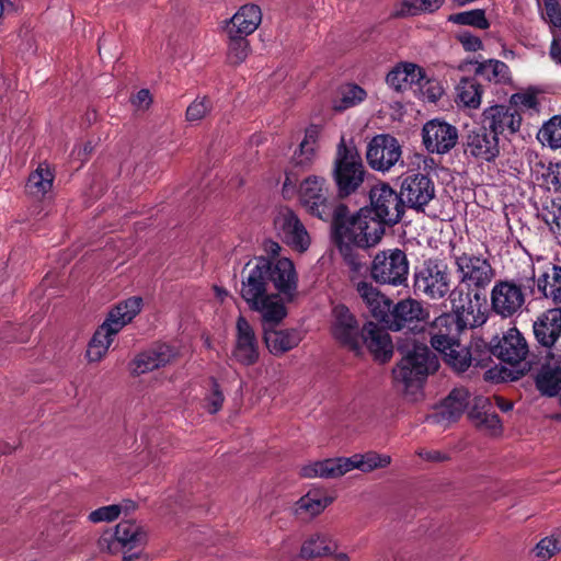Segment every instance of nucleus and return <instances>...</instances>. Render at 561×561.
<instances>
[{"label": "nucleus", "mask_w": 561, "mask_h": 561, "mask_svg": "<svg viewBox=\"0 0 561 561\" xmlns=\"http://www.w3.org/2000/svg\"><path fill=\"white\" fill-rule=\"evenodd\" d=\"M545 179L550 187L561 192V162L549 163Z\"/></svg>", "instance_id": "nucleus-60"}, {"label": "nucleus", "mask_w": 561, "mask_h": 561, "mask_svg": "<svg viewBox=\"0 0 561 561\" xmlns=\"http://www.w3.org/2000/svg\"><path fill=\"white\" fill-rule=\"evenodd\" d=\"M463 146L467 156L482 162H491L500 154L499 138L483 125L467 133Z\"/></svg>", "instance_id": "nucleus-17"}, {"label": "nucleus", "mask_w": 561, "mask_h": 561, "mask_svg": "<svg viewBox=\"0 0 561 561\" xmlns=\"http://www.w3.org/2000/svg\"><path fill=\"white\" fill-rule=\"evenodd\" d=\"M363 337L367 348L376 359L381 362L390 359L393 345L389 333L385 329L369 322L363 329Z\"/></svg>", "instance_id": "nucleus-29"}, {"label": "nucleus", "mask_w": 561, "mask_h": 561, "mask_svg": "<svg viewBox=\"0 0 561 561\" xmlns=\"http://www.w3.org/2000/svg\"><path fill=\"white\" fill-rule=\"evenodd\" d=\"M141 307L140 297H130L112 308L103 323L112 330V333L117 334L140 312Z\"/></svg>", "instance_id": "nucleus-30"}, {"label": "nucleus", "mask_w": 561, "mask_h": 561, "mask_svg": "<svg viewBox=\"0 0 561 561\" xmlns=\"http://www.w3.org/2000/svg\"><path fill=\"white\" fill-rule=\"evenodd\" d=\"M446 363L457 371H465L471 364L470 352L459 342L445 352H442Z\"/></svg>", "instance_id": "nucleus-49"}, {"label": "nucleus", "mask_w": 561, "mask_h": 561, "mask_svg": "<svg viewBox=\"0 0 561 561\" xmlns=\"http://www.w3.org/2000/svg\"><path fill=\"white\" fill-rule=\"evenodd\" d=\"M151 102L152 98L149 90L147 89L139 90L133 99V104L139 110H147Z\"/></svg>", "instance_id": "nucleus-64"}, {"label": "nucleus", "mask_w": 561, "mask_h": 561, "mask_svg": "<svg viewBox=\"0 0 561 561\" xmlns=\"http://www.w3.org/2000/svg\"><path fill=\"white\" fill-rule=\"evenodd\" d=\"M456 37L467 51H478L483 49V43L480 37L469 31L459 32Z\"/></svg>", "instance_id": "nucleus-58"}, {"label": "nucleus", "mask_w": 561, "mask_h": 561, "mask_svg": "<svg viewBox=\"0 0 561 561\" xmlns=\"http://www.w3.org/2000/svg\"><path fill=\"white\" fill-rule=\"evenodd\" d=\"M211 110V102L206 96L197 98L193 101L186 110V119L191 123L199 122Z\"/></svg>", "instance_id": "nucleus-54"}, {"label": "nucleus", "mask_w": 561, "mask_h": 561, "mask_svg": "<svg viewBox=\"0 0 561 561\" xmlns=\"http://www.w3.org/2000/svg\"><path fill=\"white\" fill-rule=\"evenodd\" d=\"M298 198L311 216L329 220L332 214V196L327 180L319 175H309L299 185Z\"/></svg>", "instance_id": "nucleus-8"}, {"label": "nucleus", "mask_w": 561, "mask_h": 561, "mask_svg": "<svg viewBox=\"0 0 561 561\" xmlns=\"http://www.w3.org/2000/svg\"><path fill=\"white\" fill-rule=\"evenodd\" d=\"M538 216L556 236H561V197L547 198Z\"/></svg>", "instance_id": "nucleus-44"}, {"label": "nucleus", "mask_w": 561, "mask_h": 561, "mask_svg": "<svg viewBox=\"0 0 561 561\" xmlns=\"http://www.w3.org/2000/svg\"><path fill=\"white\" fill-rule=\"evenodd\" d=\"M462 331L463 329L458 324L454 314L443 313L431 323V344L437 352H445L459 342Z\"/></svg>", "instance_id": "nucleus-24"}, {"label": "nucleus", "mask_w": 561, "mask_h": 561, "mask_svg": "<svg viewBox=\"0 0 561 561\" xmlns=\"http://www.w3.org/2000/svg\"><path fill=\"white\" fill-rule=\"evenodd\" d=\"M225 396L215 379L210 380V389L204 399V409L210 413L216 414L222 408Z\"/></svg>", "instance_id": "nucleus-52"}, {"label": "nucleus", "mask_w": 561, "mask_h": 561, "mask_svg": "<svg viewBox=\"0 0 561 561\" xmlns=\"http://www.w3.org/2000/svg\"><path fill=\"white\" fill-rule=\"evenodd\" d=\"M491 353L503 363L517 366L526 359L528 344L516 328H511L496 342L492 341Z\"/></svg>", "instance_id": "nucleus-20"}, {"label": "nucleus", "mask_w": 561, "mask_h": 561, "mask_svg": "<svg viewBox=\"0 0 561 561\" xmlns=\"http://www.w3.org/2000/svg\"><path fill=\"white\" fill-rule=\"evenodd\" d=\"M356 289L373 317L382 323L391 307V300L368 282H359Z\"/></svg>", "instance_id": "nucleus-34"}, {"label": "nucleus", "mask_w": 561, "mask_h": 561, "mask_svg": "<svg viewBox=\"0 0 561 561\" xmlns=\"http://www.w3.org/2000/svg\"><path fill=\"white\" fill-rule=\"evenodd\" d=\"M535 285L537 291L546 299L561 307V266L548 264L543 271L536 276Z\"/></svg>", "instance_id": "nucleus-31"}, {"label": "nucleus", "mask_w": 561, "mask_h": 561, "mask_svg": "<svg viewBox=\"0 0 561 561\" xmlns=\"http://www.w3.org/2000/svg\"><path fill=\"white\" fill-rule=\"evenodd\" d=\"M231 356L242 366H252L260 358V346L254 329L242 316L236 322V339Z\"/></svg>", "instance_id": "nucleus-15"}, {"label": "nucleus", "mask_w": 561, "mask_h": 561, "mask_svg": "<svg viewBox=\"0 0 561 561\" xmlns=\"http://www.w3.org/2000/svg\"><path fill=\"white\" fill-rule=\"evenodd\" d=\"M511 103L515 106H519L526 110H536L538 106L537 96L531 92H520L513 94L511 96Z\"/></svg>", "instance_id": "nucleus-59"}, {"label": "nucleus", "mask_w": 561, "mask_h": 561, "mask_svg": "<svg viewBox=\"0 0 561 561\" xmlns=\"http://www.w3.org/2000/svg\"><path fill=\"white\" fill-rule=\"evenodd\" d=\"M386 81L397 91H403L412 85L424 88L430 80L425 70L413 62H400L388 75Z\"/></svg>", "instance_id": "nucleus-26"}, {"label": "nucleus", "mask_w": 561, "mask_h": 561, "mask_svg": "<svg viewBox=\"0 0 561 561\" xmlns=\"http://www.w3.org/2000/svg\"><path fill=\"white\" fill-rule=\"evenodd\" d=\"M470 392L466 388H455L445 399L438 411L427 417L432 424L447 426L456 422L470 404Z\"/></svg>", "instance_id": "nucleus-25"}, {"label": "nucleus", "mask_w": 561, "mask_h": 561, "mask_svg": "<svg viewBox=\"0 0 561 561\" xmlns=\"http://www.w3.org/2000/svg\"><path fill=\"white\" fill-rule=\"evenodd\" d=\"M147 540V533L136 522L122 520L115 527L113 535L102 536L100 547L106 549L110 553H117L121 548L133 549Z\"/></svg>", "instance_id": "nucleus-18"}, {"label": "nucleus", "mask_w": 561, "mask_h": 561, "mask_svg": "<svg viewBox=\"0 0 561 561\" xmlns=\"http://www.w3.org/2000/svg\"><path fill=\"white\" fill-rule=\"evenodd\" d=\"M390 462L391 457L389 455L376 451L355 454L348 458L350 471L358 469L363 472H370L375 469L386 468Z\"/></svg>", "instance_id": "nucleus-42"}, {"label": "nucleus", "mask_w": 561, "mask_h": 561, "mask_svg": "<svg viewBox=\"0 0 561 561\" xmlns=\"http://www.w3.org/2000/svg\"><path fill=\"white\" fill-rule=\"evenodd\" d=\"M332 334L340 343L351 350H358L359 325L350 309L344 305H337L332 310Z\"/></svg>", "instance_id": "nucleus-21"}, {"label": "nucleus", "mask_w": 561, "mask_h": 561, "mask_svg": "<svg viewBox=\"0 0 561 561\" xmlns=\"http://www.w3.org/2000/svg\"><path fill=\"white\" fill-rule=\"evenodd\" d=\"M336 549L335 541L328 535L317 534L307 539L301 547V558H317L331 554Z\"/></svg>", "instance_id": "nucleus-41"}, {"label": "nucleus", "mask_w": 561, "mask_h": 561, "mask_svg": "<svg viewBox=\"0 0 561 561\" xmlns=\"http://www.w3.org/2000/svg\"><path fill=\"white\" fill-rule=\"evenodd\" d=\"M279 322L262 320L263 340L268 352L274 356H280L297 347L302 340V335L298 330H276L275 327Z\"/></svg>", "instance_id": "nucleus-22"}, {"label": "nucleus", "mask_w": 561, "mask_h": 561, "mask_svg": "<svg viewBox=\"0 0 561 561\" xmlns=\"http://www.w3.org/2000/svg\"><path fill=\"white\" fill-rule=\"evenodd\" d=\"M537 341L546 348H551L561 336V307L543 312L534 323Z\"/></svg>", "instance_id": "nucleus-28"}, {"label": "nucleus", "mask_w": 561, "mask_h": 561, "mask_svg": "<svg viewBox=\"0 0 561 561\" xmlns=\"http://www.w3.org/2000/svg\"><path fill=\"white\" fill-rule=\"evenodd\" d=\"M228 61L231 65H240L247 59L250 53L249 41L245 38V36L233 34V31H228Z\"/></svg>", "instance_id": "nucleus-48"}, {"label": "nucleus", "mask_w": 561, "mask_h": 561, "mask_svg": "<svg viewBox=\"0 0 561 561\" xmlns=\"http://www.w3.org/2000/svg\"><path fill=\"white\" fill-rule=\"evenodd\" d=\"M123 511L124 506L122 504H111L102 506L92 511L88 515V520L92 524L111 523L116 520L121 516Z\"/></svg>", "instance_id": "nucleus-50"}, {"label": "nucleus", "mask_w": 561, "mask_h": 561, "mask_svg": "<svg viewBox=\"0 0 561 561\" xmlns=\"http://www.w3.org/2000/svg\"><path fill=\"white\" fill-rule=\"evenodd\" d=\"M545 12L542 19L550 24L551 31L561 28V7L558 0H542Z\"/></svg>", "instance_id": "nucleus-56"}, {"label": "nucleus", "mask_w": 561, "mask_h": 561, "mask_svg": "<svg viewBox=\"0 0 561 561\" xmlns=\"http://www.w3.org/2000/svg\"><path fill=\"white\" fill-rule=\"evenodd\" d=\"M274 227L282 240L291 249L305 252L310 245V236L298 216L289 208H280Z\"/></svg>", "instance_id": "nucleus-13"}, {"label": "nucleus", "mask_w": 561, "mask_h": 561, "mask_svg": "<svg viewBox=\"0 0 561 561\" xmlns=\"http://www.w3.org/2000/svg\"><path fill=\"white\" fill-rule=\"evenodd\" d=\"M371 213L386 225L398 224L405 209V203L401 195L388 183L381 182L374 185L369 192Z\"/></svg>", "instance_id": "nucleus-10"}, {"label": "nucleus", "mask_w": 561, "mask_h": 561, "mask_svg": "<svg viewBox=\"0 0 561 561\" xmlns=\"http://www.w3.org/2000/svg\"><path fill=\"white\" fill-rule=\"evenodd\" d=\"M428 318L430 312L421 301L405 298L391 305L382 323L391 331L414 330L420 323L426 322Z\"/></svg>", "instance_id": "nucleus-12"}, {"label": "nucleus", "mask_w": 561, "mask_h": 561, "mask_svg": "<svg viewBox=\"0 0 561 561\" xmlns=\"http://www.w3.org/2000/svg\"><path fill=\"white\" fill-rule=\"evenodd\" d=\"M348 216V208L344 204H337L334 206L332 204V214L329 219H332L334 227L336 228L337 233L342 238V232L347 226L350 218Z\"/></svg>", "instance_id": "nucleus-57"}, {"label": "nucleus", "mask_w": 561, "mask_h": 561, "mask_svg": "<svg viewBox=\"0 0 561 561\" xmlns=\"http://www.w3.org/2000/svg\"><path fill=\"white\" fill-rule=\"evenodd\" d=\"M175 358L176 352L173 347L167 344L156 345L136 355L129 364V370L135 376L144 375L167 366Z\"/></svg>", "instance_id": "nucleus-23"}, {"label": "nucleus", "mask_w": 561, "mask_h": 561, "mask_svg": "<svg viewBox=\"0 0 561 561\" xmlns=\"http://www.w3.org/2000/svg\"><path fill=\"white\" fill-rule=\"evenodd\" d=\"M410 264L405 253L400 249L378 252L370 266L371 278L381 285H407Z\"/></svg>", "instance_id": "nucleus-7"}, {"label": "nucleus", "mask_w": 561, "mask_h": 561, "mask_svg": "<svg viewBox=\"0 0 561 561\" xmlns=\"http://www.w3.org/2000/svg\"><path fill=\"white\" fill-rule=\"evenodd\" d=\"M447 20L454 24L468 25L479 30H488L490 27V22L486 19L485 11L483 9H473L454 13L450 14Z\"/></svg>", "instance_id": "nucleus-47"}, {"label": "nucleus", "mask_w": 561, "mask_h": 561, "mask_svg": "<svg viewBox=\"0 0 561 561\" xmlns=\"http://www.w3.org/2000/svg\"><path fill=\"white\" fill-rule=\"evenodd\" d=\"M551 34L552 41L549 48V56L553 61L561 64V32L552 30Z\"/></svg>", "instance_id": "nucleus-63"}, {"label": "nucleus", "mask_w": 561, "mask_h": 561, "mask_svg": "<svg viewBox=\"0 0 561 561\" xmlns=\"http://www.w3.org/2000/svg\"><path fill=\"white\" fill-rule=\"evenodd\" d=\"M457 99L466 107L478 108L483 89L474 78H462L456 87Z\"/></svg>", "instance_id": "nucleus-40"}, {"label": "nucleus", "mask_w": 561, "mask_h": 561, "mask_svg": "<svg viewBox=\"0 0 561 561\" xmlns=\"http://www.w3.org/2000/svg\"><path fill=\"white\" fill-rule=\"evenodd\" d=\"M472 422L482 431L491 435H497L501 432V422L497 414L493 411H484L483 415L473 412Z\"/></svg>", "instance_id": "nucleus-51"}, {"label": "nucleus", "mask_w": 561, "mask_h": 561, "mask_svg": "<svg viewBox=\"0 0 561 561\" xmlns=\"http://www.w3.org/2000/svg\"><path fill=\"white\" fill-rule=\"evenodd\" d=\"M54 173L46 163H41L28 176L27 192L35 197L45 196L53 186Z\"/></svg>", "instance_id": "nucleus-39"}, {"label": "nucleus", "mask_w": 561, "mask_h": 561, "mask_svg": "<svg viewBox=\"0 0 561 561\" xmlns=\"http://www.w3.org/2000/svg\"><path fill=\"white\" fill-rule=\"evenodd\" d=\"M561 550V536L541 539L536 546V556L542 560L551 558Z\"/></svg>", "instance_id": "nucleus-55"}, {"label": "nucleus", "mask_w": 561, "mask_h": 561, "mask_svg": "<svg viewBox=\"0 0 561 561\" xmlns=\"http://www.w3.org/2000/svg\"><path fill=\"white\" fill-rule=\"evenodd\" d=\"M535 287V270L515 279L499 280L491 290L492 310L502 318H511L523 311L528 291Z\"/></svg>", "instance_id": "nucleus-4"}, {"label": "nucleus", "mask_w": 561, "mask_h": 561, "mask_svg": "<svg viewBox=\"0 0 561 561\" xmlns=\"http://www.w3.org/2000/svg\"><path fill=\"white\" fill-rule=\"evenodd\" d=\"M537 139L551 149L561 148V115L546 122L537 134Z\"/></svg>", "instance_id": "nucleus-46"}, {"label": "nucleus", "mask_w": 561, "mask_h": 561, "mask_svg": "<svg viewBox=\"0 0 561 561\" xmlns=\"http://www.w3.org/2000/svg\"><path fill=\"white\" fill-rule=\"evenodd\" d=\"M400 351L403 356L392 374L394 380L402 383L405 389L420 387L438 367L436 356L424 344L413 343L411 347H400Z\"/></svg>", "instance_id": "nucleus-3"}, {"label": "nucleus", "mask_w": 561, "mask_h": 561, "mask_svg": "<svg viewBox=\"0 0 561 561\" xmlns=\"http://www.w3.org/2000/svg\"><path fill=\"white\" fill-rule=\"evenodd\" d=\"M366 159L371 169L388 172L394 165L403 164L402 147L393 136L380 134L368 142Z\"/></svg>", "instance_id": "nucleus-11"}, {"label": "nucleus", "mask_w": 561, "mask_h": 561, "mask_svg": "<svg viewBox=\"0 0 561 561\" xmlns=\"http://www.w3.org/2000/svg\"><path fill=\"white\" fill-rule=\"evenodd\" d=\"M471 288H468L466 285H462L458 282V285L454 288L450 287V291L448 293L447 297L454 313L458 311L460 308H463V306L473 298V294Z\"/></svg>", "instance_id": "nucleus-53"}, {"label": "nucleus", "mask_w": 561, "mask_h": 561, "mask_svg": "<svg viewBox=\"0 0 561 561\" xmlns=\"http://www.w3.org/2000/svg\"><path fill=\"white\" fill-rule=\"evenodd\" d=\"M414 290L431 300L447 297L453 285L449 267L439 259H428L414 273Z\"/></svg>", "instance_id": "nucleus-5"}, {"label": "nucleus", "mask_w": 561, "mask_h": 561, "mask_svg": "<svg viewBox=\"0 0 561 561\" xmlns=\"http://www.w3.org/2000/svg\"><path fill=\"white\" fill-rule=\"evenodd\" d=\"M383 222L374 217L371 210L362 208L350 221L342 232V239L359 248L376 245L385 233Z\"/></svg>", "instance_id": "nucleus-9"}, {"label": "nucleus", "mask_w": 561, "mask_h": 561, "mask_svg": "<svg viewBox=\"0 0 561 561\" xmlns=\"http://www.w3.org/2000/svg\"><path fill=\"white\" fill-rule=\"evenodd\" d=\"M474 73L495 84H511L512 73L508 66L499 59L473 61Z\"/></svg>", "instance_id": "nucleus-37"}, {"label": "nucleus", "mask_w": 561, "mask_h": 561, "mask_svg": "<svg viewBox=\"0 0 561 561\" xmlns=\"http://www.w3.org/2000/svg\"><path fill=\"white\" fill-rule=\"evenodd\" d=\"M271 260L259 256L248 264L242 276L240 295L249 308L265 321H282L286 314L284 302L277 294H268Z\"/></svg>", "instance_id": "nucleus-1"}, {"label": "nucleus", "mask_w": 561, "mask_h": 561, "mask_svg": "<svg viewBox=\"0 0 561 561\" xmlns=\"http://www.w3.org/2000/svg\"><path fill=\"white\" fill-rule=\"evenodd\" d=\"M332 503V497L319 490H311L296 502V512L319 515Z\"/></svg>", "instance_id": "nucleus-43"}, {"label": "nucleus", "mask_w": 561, "mask_h": 561, "mask_svg": "<svg viewBox=\"0 0 561 561\" xmlns=\"http://www.w3.org/2000/svg\"><path fill=\"white\" fill-rule=\"evenodd\" d=\"M367 96L366 91L357 84H346L340 90V99L334 101L336 112L345 111L362 103Z\"/></svg>", "instance_id": "nucleus-45"}, {"label": "nucleus", "mask_w": 561, "mask_h": 561, "mask_svg": "<svg viewBox=\"0 0 561 561\" xmlns=\"http://www.w3.org/2000/svg\"><path fill=\"white\" fill-rule=\"evenodd\" d=\"M262 21V12L256 4L242 5L230 19V26L228 31H233V34L248 36L252 34Z\"/></svg>", "instance_id": "nucleus-33"}, {"label": "nucleus", "mask_w": 561, "mask_h": 561, "mask_svg": "<svg viewBox=\"0 0 561 561\" xmlns=\"http://www.w3.org/2000/svg\"><path fill=\"white\" fill-rule=\"evenodd\" d=\"M320 135L321 127L319 125H310L306 128L305 137L291 158L295 165L307 168L312 164L316 159Z\"/></svg>", "instance_id": "nucleus-36"}, {"label": "nucleus", "mask_w": 561, "mask_h": 561, "mask_svg": "<svg viewBox=\"0 0 561 561\" xmlns=\"http://www.w3.org/2000/svg\"><path fill=\"white\" fill-rule=\"evenodd\" d=\"M482 125L499 138V135L516 134L522 125V116L511 106L493 105L482 112Z\"/></svg>", "instance_id": "nucleus-19"}, {"label": "nucleus", "mask_w": 561, "mask_h": 561, "mask_svg": "<svg viewBox=\"0 0 561 561\" xmlns=\"http://www.w3.org/2000/svg\"><path fill=\"white\" fill-rule=\"evenodd\" d=\"M470 402H472V407L468 411V416L471 421L473 412H477L479 415H483L484 411H490L491 409L490 399L483 396H474Z\"/></svg>", "instance_id": "nucleus-62"}, {"label": "nucleus", "mask_w": 561, "mask_h": 561, "mask_svg": "<svg viewBox=\"0 0 561 561\" xmlns=\"http://www.w3.org/2000/svg\"><path fill=\"white\" fill-rule=\"evenodd\" d=\"M268 280L273 282L280 294L291 298L297 290L298 282L294 263L287 257L271 262Z\"/></svg>", "instance_id": "nucleus-27"}, {"label": "nucleus", "mask_w": 561, "mask_h": 561, "mask_svg": "<svg viewBox=\"0 0 561 561\" xmlns=\"http://www.w3.org/2000/svg\"><path fill=\"white\" fill-rule=\"evenodd\" d=\"M115 335L116 333H112V330L102 323L88 345L87 357L89 362H100L106 355Z\"/></svg>", "instance_id": "nucleus-38"}, {"label": "nucleus", "mask_w": 561, "mask_h": 561, "mask_svg": "<svg viewBox=\"0 0 561 561\" xmlns=\"http://www.w3.org/2000/svg\"><path fill=\"white\" fill-rule=\"evenodd\" d=\"M454 317L463 330L481 327L488 319L485 299L474 293L473 298L456 311Z\"/></svg>", "instance_id": "nucleus-32"}, {"label": "nucleus", "mask_w": 561, "mask_h": 561, "mask_svg": "<svg viewBox=\"0 0 561 561\" xmlns=\"http://www.w3.org/2000/svg\"><path fill=\"white\" fill-rule=\"evenodd\" d=\"M422 13L420 0H402L394 10L396 16H409Z\"/></svg>", "instance_id": "nucleus-61"}, {"label": "nucleus", "mask_w": 561, "mask_h": 561, "mask_svg": "<svg viewBox=\"0 0 561 561\" xmlns=\"http://www.w3.org/2000/svg\"><path fill=\"white\" fill-rule=\"evenodd\" d=\"M422 139L428 152L444 154L456 146L458 130L444 121L432 119L423 126Z\"/></svg>", "instance_id": "nucleus-16"}, {"label": "nucleus", "mask_w": 561, "mask_h": 561, "mask_svg": "<svg viewBox=\"0 0 561 561\" xmlns=\"http://www.w3.org/2000/svg\"><path fill=\"white\" fill-rule=\"evenodd\" d=\"M350 471L348 458L325 459L302 467L301 474L306 478H339Z\"/></svg>", "instance_id": "nucleus-35"}, {"label": "nucleus", "mask_w": 561, "mask_h": 561, "mask_svg": "<svg viewBox=\"0 0 561 561\" xmlns=\"http://www.w3.org/2000/svg\"><path fill=\"white\" fill-rule=\"evenodd\" d=\"M332 180L340 198L356 194L364 184L366 169L355 146L347 145L342 137L332 167Z\"/></svg>", "instance_id": "nucleus-2"}, {"label": "nucleus", "mask_w": 561, "mask_h": 561, "mask_svg": "<svg viewBox=\"0 0 561 561\" xmlns=\"http://www.w3.org/2000/svg\"><path fill=\"white\" fill-rule=\"evenodd\" d=\"M400 191L405 206L417 211L424 210V207L435 197L434 182L427 174L421 172L405 175Z\"/></svg>", "instance_id": "nucleus-14"}, {"label": "nucleus", "mask_w": 561, "mask_h": 561, "mask_svg": "<svg viewBox=\"0 0 561 561\" xmlns=\"http://www.w3.org/2000/svg\"><path fill=\"white\" fill-rule=\"evenodd\" d=\"M451 259L458 282L468 288L485 289L496 275L490 260L482 254L457 251Z\"/></svg>", "instance_id": "nucleus-6"}]
</instances>
